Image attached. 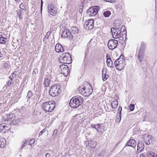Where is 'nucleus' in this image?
Listing matches in <instances>:
<instances>
[{
	"label": "nucleus",
	"mask_w": 157,
	"mask_h": 157,
	"mask_svg": "<svg viewBox=\"0 0 157 157\" xmlns=\"http://www.w3.org/2000/svg\"><path fill=\"white\" fill-rule=\"evenodd\" d=\"M71 31L74 34H77L78 33V29L76 27H73L71 28Z\"/></svg>",
	"instance_id": "393cba45"
},
{
	"label": "nucleus",
	"mask_w": 157,
	"mask_h": 157,
	"mask_svg": "<svg viewBox=\"0 0 157 157\" xmlns=\"http://www.w3.org/2000/svg\"><path fill=\"white\" fill-rule=\"evenodd\" d=\"M20 8L22 10H24V7L22 5V3H21L20 5Z\"/></svg>",
	"instance_id": "de8ad7c7"
},
{
	"label": "nucleus",
	"mask_w": 157,
	"mask_h": 157,
	"mask_svg": "<svg viewBox=\"0 0 157 157\" xmlns=\"http://www.w3.org/2000/svg\"><path fill=\"white\" fill-rule=\"evenodd\" d=\"M145 48L146 44H145V43H142L140 47V49L139 51L143 52H144V51L145 49Z\"/></svg>",
	"instance_id": "bb28decb"
},
{
	"label": "nucleus",
	"mask_w": 157,
	"mask_h": 157,
	"mask_svg": "<svg viewBox=\"0 0 157 157\" xmlns=\"http://www.w3.org/2000/svg\"><path fill=\"white\" fill-rule=\"evenodd\" d=\"M56 132V133H57V130L56 129L54 131V132Z\"/></svg>",
	"instance_id": "052dcab7"
},
{
	"label": "nucleus",
	"mask_w": 157,
	"mask_h": 157,
	"mask_svg": "<svg viewBox=\"0 0 157 157\" xmlns=\"http://www.w3.org/2000/svg\"><path fill=\"white\" fill-rule=\"evenodd\" d=\"M123 58V56H121L114 62L115 66L116 69L118 70H122L125 65V60Z\"/></svg>",
	"instance_id": "39448f33"
},
{
	"label": "nucleus",
	"mask_w": 157,
	"mask_h": 157,
	"mask_svg": "<svg viewBox=\"0 0 157 157\" xmlns=\"http://www.w3.org/2000/svg\"><path fill=\"white\" fill-rule=\"evenodd\" d=\"M118 41L115 39L110 40H109L107 45L109 49L111 50H113L117 46Z\"/></svg>",
	"instance_id": "6e6552de"
},
{
	"label": "nucleus",
	"mask_w": 157,
	"mask_h": 157,
	"mask_svg": "<svg viewBox=\"0 0 157 157\" xmlns=\"http://www.w3.org/2000/svg\"><path fill=\"white\" fill-rule=\"evenodd\" d=\"M60 86L58 84H55L51 86L49 90V94L52 97L58 95L60 92Z\"/></svg>",
	"instance_id": "20e7f679"
},
{
	"label": "nucleus",
	"mask_w": 157,
	"mask_h": 157,
	"mask_svg": "<svg viewBox=\"0 0 157 157\" xmlns=\"http://www.w3.org/2000/svg\"><path fill=\"white\" fill-rule=\"evenodd\" d=\"M119 36L121 40H123L125 38V40L126 39V31L125 29V26L123 25L121 28V32L119 33Z\"/></svg>",
	"instance_id": "9b49d317"
},
{
	"label": "nucleus",
	"mask_w": 157,
	"mask_h": 157,
	"mask_svg": "<svg viewBox=\"0 0 157 157\" xmlns=\"http://www.w3.org/2000/svg\"><path fill=\"white\" fill-rule=\"evenodd\" d=\"M43 2L42 0H41V12H42V7H43Z\"/></svg>",
	"instance_id": "8fccbe9b"
},
{
	"label": "nucleus",
	"mask_w": 157,
	"mask_h": 157,
	"mask_svg": "<svg viewBox=\"0 0 157 157\" xmlns=\"http://www.w3.org/2000/svg\"><path fill=\"white\" fill-rule=\"evenodd\" d=\"M99 9V7L97 6L91 7L87 10V13L88 15L94 16L98 13Z\"/></svg>",
	"instance_id": "0eeeda50"
},
{
	"label": "nucleus",
	"mask_w": 157,
	"mask_h": 157,
	"mask_svg": "<svg viewBox=\"0 0 157 157\" xmlns=\"http://www.w3.org/2000/svg\"><path fill=\"white\" fill-rule=\"evenodd\" d=\"M16 75L15 74V73L14 72H13L11 75H10V76L12 77L13 78H14L15 77Z\"/></svg>",
	"instance_id": "09e8293b"
},
{
	"label": "nucleus",
	"mask_w": 157,
	"mask_h": 157,
	"mask_svg": "<svg viewBox=\"0 0 157 157\" xmlns=\"http://www.w3.org/2000/svg\"><path fill=\"white\" fill-rule=\"evenodd\" d=\"M48 11L50 15L55 16L57 13V10L55 6L52 3L48 5Z\"/></svg>",
	"instance_id": "1a4fd4ad"
},
{
	"label": "nucleus",
	"mask_w": 157,
	"mask_h": 157,
	"mask_svg": "<svg viewBox=\"0 0 157 157\" xmlns=\"http://www.w3.org/2000/svg\"><path fill=\"white\" fill-rule=\"evenodd\" d=\"M35 141V139H32L29 141V144L31 145L32 144H34Z\"/></svg>",
	"instance_id": "ea45409f"
},
{
	"label": "nucleus",
	"mask_w": 157,
	"mask_h": 157,
	"mask_svg": "<svg viewBox=\"0 0 157 157\" xmlns=\"http://www.w3.org/2000/svg\"><path fill=\"white\" fill-rule=\"evenodd\" d=\"M96 145V143L94 140H90L88 142V146L90 147L94 148Z\"/></svg>",
	"instance_id": "aec40b11"
},
{
	"label": "nucleus",
	"mask_w": 157,
	"mask_h": 157,
	"mask_svg": "<svg viewBox=\"0 0 157 157\" xmlns=\"http://www.w3.org/2000/svg\"><path fill=\"white\" fill-rule=\"evenodd\" d=\"M55 50L56 52L59 53L64 51V49L62 45L59 44H57L55 46Z\"/></svg>",
	"instance_id": "f3484780"
},
{
	"label": "nucleus",
	"mask_w": 157,
	"mask_h": 157,
	"mask_svg": "<svg viewBox=\"0 0 157 157\" xmlns=\"http://www.w3.org/2000/svg\"><path fill=\"white\" fill-rule=\"evenodd\" d=\"M50 82V80L48 78H46L44 80V85L45 86L47 87L49 85Z\"/></svg>",
	"instance_id": "c756f323"
},
{
	"label": "nucleus",
	"mask_w": 157,
	"mask_h": 157,
	"mask_svg": "<svg viewBox=\"0 0 157 157\" xmlns=\"http://www.w3.org/2000/svg\"><path fill=\"white\" fill-rule=\"evenodd\" d=\"M14 117H13V114H10L9 115L7 118V121H9L10 122H12L14 120Z\"/></svg>",
	"instance_id": "c85d7f7f"
},
{
	"label": "nucleus",
	"mask_w": 157,
	"mask_h": 157,
	"mask_svg": "<svg viewBox=\"0 0 157 157\" xmlns=\"http://www.w3.org/2000/svg\"><path fill=\"white\" fill-rule=\"evenodd\" d=\"M111 14L110 11H105L103 13V15L105 17H108Z\"/></svg>",
	"instance_id": "7c9ffc66"
},
{
	"label": "nucleus",
	"mask_w": 157,
	"mask_h": 157,
	"mask_svg": "<svg viewBox=\"0 0 157 157\" xmlns=\"http://www.w3.org/2000/svg\"><path fill=\"white\" fill-rule=\"evenodd\" d=\"M23 144L21 146V149H23L25 145L27 144V142L26 140H25L23 141Z\"/></svg>",
	"instance_id": "58836bf2"
},
{
	"label": "nucleus",
	"mask_w": 157,
	"mask_h": 157,
	"mask_svg": "<svg viewBox=\"0 0 157 157\" xmlns=\"http://www.w3.org/2000/svg\"><path fill=\"white\" fill-rule=\"evenodd\" d=\"M17 13L20 19H22V16L24 14L23 11L22 10L19 9L17 11Z\"/></svg>",
	"instance_id": "5701e85b"
},
{
	"label": "nucleus",
	"mask_w": 157,
	"mask_h": 157,
	"mask_svg": "<svg viewBox=\"0 0 157 157\" xmlns=\"http://www.w3.org/2000/svg\"><path fill=\"white\" fill-rule=\"evenodd\" d=\"M35 72V71H33V72Z\"/></svg>",
	"instance_id": "680f3d73"
},
{
	"label": "nucleus",
	"mask_w": 157,
	"mask_h": 157,
	"mask_svg": "<svg viewBox=\"0 0 157 157\" xmlns=\"http://www.w3.org/2000/svg\"><path fill=\"white\" fill-rule=\"evenodd\" d=\"M121 119V115H117L115 119L116 122L117 124H118L120 122Z\"/></svg>",
	"instance_id": "2f4dec72"
},
{
	"label": "nucleus",
	"mask_w": 157,
	"mask_h": 157,
	"mask_svg": "<svg viewBox=\"0 0 157 157\" xmlns=\"http://www.w3.org/2000/svg\"><path fill=\"white\" fill-rule=\"evenodd\" d=\"M42 107L44 111L51 112L55 108V102L52 101L45 102L42 104Z\"/></svg>",
	"instance_id": "423d86ee"
},
{
	"label": "nucleus",
	"mask_w": 157,
	"mask_h": 157,
	"mask_svg": "<svg viewBox=\"0 0 157 157\" xmlns=\"http://www.w3.org/2000/svg\"><path fill=\"white\" fill-rule=\"evenodd\" d=\"M6 42V41L4 40V38L3 37H1L0 38V43L1 44H4Z\"/></svg>",
	"instance_id": "e433bc0d"
},
{
	"label": "nucleus",
	"mask_w": 157,
	"mask_h": 157,
	"mask_svg": "<svg viewBox=\"0 0 157 157\" xmlns=\"http://www.w3.org/2000/svg\"><path fill=\"white\" fill-rule=\"evenodd\" d=\"M79 12L80 13H82L83 12L82 9H80L79 10Z\"/></svg>",
	"instance_id": "5fc2aeb1"
},
{
	"label": "nucleus",
	"mask_w": 157,
	"mask_h": 157,
	"mask_svg": "<svg viewBox=\"0 0 157 157\" xmlns=\"http://www.w3.org/2000/svg\"><path fill=\"white\" fill-rule=\"evenodd\" d=\"M119 20H116L114 21V24H115L117 25H117L118 26H119L120 25V24L119 23Z\"/></svg>",
	"instance_id": "49530a36"
},
{
	"label": "nucleus",
	"mask_w": 157,
	"mask_h": 157,
	"mask_svg": "<svg viewBox=\"0 0 157 157\" xmlns=\"http://www.w3.org/2000/svg\"><path fill=\"white\" fill-rule=\"evenodd\" d=\"M104 1L105 2L113 3L115 2L116 0H104Z\"/></svg>",
	"instance_id": "c03bdc74"
},
{
	"label": "nucleus",
	"mask_w": 157,
	"mask_h": 157,
	"mask_svg": "<svg viewBox=\"0 0 157 157\" xmlns=\"http://www.w3.org/2000/svg\"><path fill=\"white\" fill-rule=\"evenodd\" d=\"M60 68L61 69V73L65 76H67L70 72L68 67L66 65L62 64L60 66Z\"/></svg>",
	"instance_id": "9d476101"
},
{
	"label": "nucleus",
	"mask_w": 157,
	"mask_h": 157,
	"mask_svg": "<svg viewBox=\"0 0 157 157\" xmlns=\"http://www.w3.org/2000/svg\"><path fill=\"white\" fill-rule=\"evenodd\" d=\"M13 80H9L8 82H7V85L6 86V87L7 88L8 86H10L12 84Z\"/></svg>",
	"instance_id": "c9c22d12"
},
{
	"label": "nucleus",
	"mask_w": 157,
	"mask_h": 157,
	"mask_svg": "<svg viewBox=\"0 0 157 157\" xmlns=\"http://www.w3.org/2000/svg\"><path fill=\"white\" fill-rule=\"evenodd\" d=\"M33 95V93L31 91H28L26 97L28 98V100Z\"/></svg>",
	"instance_id": "72a5a7b5"
},
{
	"label": "nucleus",
	"mask_w": 157,
	"mask_h": 157,
	"mask_svg": "<svg viewBox=\"0 0 157 157\" xmlns=\"http://www.w3.org/2000/svg\"><path fill=\"white\" fill-rule=\"evenodd\" d=\"M51 31H48L46 34V35L45 36V37H46L47 39H48L49 37L51 35Z\"/></svg>",
	"instance_id": "4c0bfd02"
},
{
	"label": "nucleus",
	"mask_w": 157,
	"mask_h": 157,
	"mask_svg": "<svg viewBox=\"0 0 157 157\" xmlns=\"http://www.w3.org/2000/svg\"><path fill=\"white\" fill-rule=\"evenodd\" d=\"M59 62L60 63L70 64L72 62L71 56L68 53H63L60 56Z\"/></svg>",
	"instance_id": "7ed1b4c3"
},
{
	"label": "nucleus",
	"mask_w": 157,
	"mask_h": 157,
	"mask_svg": "<svg viewBox=\"0 0 157 157\" xmlns=\"http://www.w3.org/2000/svg\"><path fill=\"white\" fill-rule=\"evenodd\" d=\"M144 144L141 141H139L137 144V152L140 153L144 148Z\"/></svg>",
	"instance_id": "2eb2a0df"
},
{
	"label": "nucleus",
	"mask_w": 157,
	"mask_h": 157,
	"mask_svg": "<svg viewBox=\"0 0 157 157\" xmlns=\"http://www.w3.org/2000/svg\"><path fill=\"white\" fill-rule=\"evenodd\" d=\"M9 78L10 79V80H13V78L12 77V76H9Z\"/></svg>",
	"instance_id": "4d7b16f0"
},
{
	"label": "nucleus",
	"mask_w": 157,
	"mask_h": 157,
	"mask_svg": "<svg viewBox=\"0 0 157 157\" xmlns=\"http://www.w3.org/2000/svg\"><path fill=\"white\" fill-rule=\"evenodd\" d=\"M47 39L46 38V37H45V36L44 37V38H43V41H45L46 42L47 41Z\"/></svg>",
	"instance_id": "6e6d98bb"
},
{
	"label": "nucleus",
	"mask_w": 157,
	"mask_h": 157,
	"mask_svg": "<svg viewBox=\"0 0 157 157\" xmlns=\"http://www.w3.org/2000/svg\"><path fill=\"white\" fill-rule=\"evenodd\" d=\"M2 56V54L1 53V51H0V57H1Z\"/></svg>",
	"instance_id": "13d9d810"
},
{
	"label": "nucleus",
	"mask_w": 157,
	"mask_h": 157,
	"mask_svg": "<svg viewBox=\"0 0 157 157\" xmlns=\"http://www.w3.org/2000/svg\"><path fill=\"white\" fill-rule=\"evenodd\" d=\"M6 140L2 137H0V147H4L6 145Z\"/></svg>",
	"instance_id": "412c9836"
},
{
	"label": "nucleus",
	"mask_w": 157,
	"mask_h": 157,
	"mask_svg": "<svg viewBox=\"0 0 157 157\" xmlns=\"http://www.w3.org/2000/svg\"><path fill=\"white\" fill-rule=\"evenodd\" d=\"M101 125H102V124H96V127L97 128V129H98L101 128Z\"/></svg>",
	"instance_id": "a18cd8bd"
},
{
	"label": "nucleus",
	"mask_w": 157,
	"mask_h": 157,
	"mask_svg": "<svg viewBox=\"0 0 157 157\" xmlns=\"http://www.w3.org/2000/svg\"><path fill=\"white\" fill-rule=\"evenodd\" d=\"M16 2H19L20 0H14Z\"/></svg>",
	"instance_id": "bf43d9fd"
},
{
	"label": "nucleus",
	"mask_w": 157,
	"mask_h": 157,
	"mask_svg": "<svg viewBox=\"0 0 157 157\" xmlns=\"http://www.w3.org/2000/svg\"><path fill=\"white\" fill-rule=\"evenodd\" d=\"M83 101V98L82 97L78 95L76 96L71 99L69 105L72 108H76L82 104Z\"/></svg>",
	"instance_id": "f03ea898"
},
{
	"label": "nucleus",
	"mask_w": 157,
	"mask_h": 157,
	"mask_svg": "<svg viewBox=\"0 0 157 157\" xmlns=\"http://www.w3.org/2000/svg\"><path fill=\"white\" fill-rule=\"evenodd\" d=\"M96 43L92 39H91L88 44V45H90V47L92 48L94 47L96 45Z\"/></svg>",
	"instance_id": "cd10ccee"
},
{
	"label": "nucleus",
	"mask_w": 157,
	"mask_h": 157,
	"mask_svg": "<svg viewBox=\"0 0 157 157\" xmlns=\"http://www.w3.org/2000/svg\"><path fill=\"white\" fill-rule=\"evenodd\" d=\"M94 25V22L92 19H90L86 22L84 25V27L86 29H92Z\"/></svg>",
	"instance_id": "f8f14e48"
},
{
	"label": "nucleus",
	"mask_w": 157,
	"mask_h": 157,
	"mask_svg": "<svg viewBox=\"0 0 157 157\" xmlns=\"http://www.w3.org/2000/svg\"><path fill=\"white\" fill-rule=\"evenodd\" d=\"M147 157H157L156 154L153 152H151L148 154Z\"/></svg>",
	"instance_id": "473e14b6"
},
{
	"label": "nucleus",
	"mask_w": 157,
	"mask_h": 157,
	"mask_svg": "<svg viewBox=\"0 0 157 157\" xmlns=\"http://www.w3.org/2000/svg\"><path fill=\"white\" fill-rule=\"evenodd\" d=\"M120 31L119 29L117 28H112L111 29V32L112 34L113 37L114 39L118 38L119 37L118 33Z\"/></svg>",
	"instance_id": "4468645a"
},
{
	"label": "nucleus",
	"mask_w": 157,
	"mask_h": 157,
	"mask_svg": "<svg viewBox=\"0 0 157 157\" xmlns=\"http://www.w3.org/2000/svg\"><path fill=\"white\" fill-rule=\"evenodd\" d=\"M122 107L121 106H119L118 108V112H119V114L121 115V112L122 110Z\"/></svg>",
	"instance_id": "79ce46f5"
},
{
	"label": "nucleus",
	"mask_w": 157,
	"mask_h": 157,
	"mask_svg": "<svg viewBox=\"0 0 157 157\" xmlns=\"http://www.w3.org/2000/svg\"><path fill=\"white\" fill-rule=\"evenodd\" d=\"M150 136H147L144 139V142L147 144H149L151 142V140L150 139Z\"/></svg>",
	"instance_id": "b1692460"
},
{
	"label": "nucleus",
	"mask_w": 157,
	"mask_h": 157,
	"mask_svg": "<svg viewBox=\"0 0 157 157\" xmlns=\"http://www.w3.org/2000/svg\"><path fill=\"white\" fill-rule=\"evenodd\" d=\"M135 105L133 104H130L129 106L130 110L131 111H133L134 109Z\"/></svg>",
	"instance_id": "f704fd0d"
},
{
	"label": "nucleus",
	"mask_w": 157,
	"mask_h": 157,
	"mask_svg": "<svg viewBox=\"0 0 157 157\" xmlns=\"http://www.w3.org/2000/svg\"><path fill=\"white\" fill-rule=\"evenodd\" d=\"M5 128V126L2 124L0 125V132H2Z\"/></svg>",
	"instance_id": "37998d69"
},
{
	"label": "nucleus",
	"mask_w": 157,
	"mask_h": 157,
	"mask_svg": "<svg viewBox=\"0 0 157 157\" xmlns=\"http://www.w3.org/2000/svg\"><path fill=\"white\" fill-rule=\"evenodd\" d=\"M136 143L134 139H131L128 141L126 144V146H131L134 148L136 146Z\"/></svg>",
	"instance_id": "dca6fc26"
},
{
	"label": "nucleus",
	"mask_w": 157,
	"mask_h": 157,
	"mask_svg": "<svg viewBox=\"0 0 157 157\" xmlns=\"http://www.w3.org/2000/svg\"><path fill=\"white\" fill-rule=\"evenodd\" d=\"M44 129L42 131H41L39 133V136H41L42 135V133H44Z\"/></svg>",
	"instance_id": "3c124183"
},
{
	"label": "nucleus",
	"mask_w": 157,
	"mask_h": 157,
	"mask_svg": "<svg viewBox=\"0 0 157 157\" xmlns=\"http://www.w3.org/2000/svg\"><path fill=\"white\" fill-rule=\"evenodd\" d=\"M111 105L113 108H115L118 105V102L117 101H113L111 103Z\"/></svg>",
	"instance_id": "a878e982"
},
{
	"label": "nucleus",
	"mask_w": 157,
	"mask_h": 157,
	"mask_svg": "<svg viewBox=\"0 0 157 157\" xmlns=\"http://www.w3.org/2000/svg\"><path fill=\"white\" fill-rule=\"evenodd\" d=\"M61 37L67 38L68 39H71L73 38V36L68 29H65L62 32Z\"/></svg>",
	"instance_id": "ddd939ff"
},
{
	"label": "nucleus",
	"mask_w": 157,
	"mask_h": 157,
	"mask_svg": "<svg viewBox=\"0 0 157 157\" xmlns=\"http://www.w3.org/2000/svg\"><path fill=\"white\" fill-rule=\"evenodd\" d=\"M140 157H146V155L144 153H142L141 154Z\"/></svg>",
	"instance_id": "864d4df0"
},
{
	"label": "nucleus",
	"mask_w": 157,
	"mask_h": 157,
	"mask_svg": "<svg viewBox=\"0 0 157 157\" xmlns=\"http://www.w3.org/2000/svg\"><path fill=\"white\" fill-rule=\"evenodd\" d=\"M144 52H142L141 51H139L137 53V57L138 59L139 60V61L141 62L143 59L144 56Z\"/></svg>",
	"instance_id": "a211bd4d"
},
{
	"label": "nucleus",
	"mask_w": 157,
	"mask_h": 157,
	"mask_svg": "<svg viewBox=\"0 0 157 157\" xmlns=\"http://www.w3.org/2000/svg\"><path fill=\"white\" fill-rule=\"evenodd\" d=\"M91 127L92 128H94L97 131H98V132H99V130L98 129H97V128L96 127V124H95V125L91 124Z\"/></svg>",
	"instance_id": "a19ab883"
},
{
	"label": "nucleus",
	"mask_w": 157,
	"mask_h": 157,
	"mask_svg": "<svg viewBox=\"0 0 157 157\" xmlns=\"http://www.w3.org/2000/svg\"><path fill=\"white\" fill-rule=\"evenodd\" d=\"M84 85L80 86L78 88L79 92L83 96L88 97L93 92L92 88L90 84L86 82L84 83Z\"/></svg>",
	"instance_id": "f257e3e1"
},
{
	"label": "nucleus",
	"mask_w": 157,
	"mask_h": 157,
	"mask_svg": "<svg viewBox=\"0 0 157 157\" xmlns=\"http://www.w3.org/2000/svg\"><path fill=\"white\" fill-rule=\"evenodd\" d=\"M46 157H51V155L50 153H47L45 155Z\"/></svg>",
	"instance_id": "603ef678"
},
{
	"label": "nucleus",
	"mask_w": 157,
	"mask_h": 157,
	"mask_svg": "<svg viewBox=\"0 0 157 157\" xmlns=\"http://www.w3.org/2000/svg\"><path fill=\"white\" fill-rule=\"evenodd\" d=\"M107 60L106 63L107 65L110 67H112L113 64V63L111 59L110 58H107V55L106 56Z\"/></svg>",
	"instance_id": "4be33fe9"
},
{
	"label": "nucleus",
	"mask_w": 157,
	"mask_h": 157,
	"mask_svg": "<svg viewBox=\"0 0 157 157\" xmlns=\"http://www.w3.org/2000/svg\"><path fill=\"white\" fill-rule=\"evenodd\" d=\"M107 71L105 70L104 71V69L102 70V79L104 81H105L109 77V75L106 74Z\"/></svg>",
	"instance_id": "6ab92c4d"
}]
</instances>
